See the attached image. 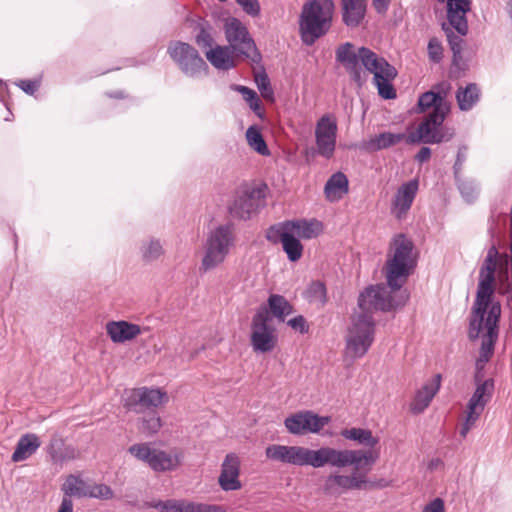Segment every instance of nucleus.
<instances>
[{
	"label": "nucleus",
	"mask_w": 512,
	"mask_h": 512,
	"mask_svg": "<svg viewBox=\"0 0 512 512\" xmlns=\"http://www.w3.org/2000/svg\"><path fill=\"white\" fill-rule=\"evenodd\" d=\"M367 0H341L342 19L349 27H357L366 14Z\"/></svg>",
	"instance_id": "23"
},
{
	"label": "nucleus",
	"mask_w": 512,
	"mask_h": 512,
	"mask_svg": "<svg viewBox=\"0 0 512 512\" xmlns=\"http://www.w3.org/2000/svg\"><path fill=\"white\" fill-rule=\"evenodd\" d=\"M288 325L300 333L307 332L306 320L302 315H298L288 321Z\"/></svg>",
	"instance_id": "51"
},
{
	"label": "nucleus",
	"mask_w": 512,
	"mask_h": 512,
	"mask_svg": "<svg viewBox=\"0 0 512 512\" xmlns=\"http://www.w3.org/2000/svg\"><path fill=\"white\" fill-rule=\"evenodd\" d=\"M265 454L270 460L299 467L352 466L351 474L332 472L325 477L322 489L326 495L340 496L349 490H368L385 486L381 481H370L367 478V474L379 458L377 451L336 449L329 446L310 449L305 446L272 444L266 447Z\"/></svg>",
	"instance_id": "1"
},
{
	"label": "nucleus",
	"mask_w": 512,
	"mask_h": 512,
	"mask_svg": "<svg viewBox=\"0 0 512 512\" xmlns=\"http://www.w3.org/2000/svg\"><path fill=\"white\" fill-rule=\"evenodd\" d=\"M271 317L265 305L260 306L254 314L251 322V346L255 352L267 353L272 351L277 344L276 329L270 324Z\"/></svg>",
	"instance_id": "12"
},
{
	"label": "nucleus",
	"mask_w": 512,
	"mask_h": 512,
	"mask_svg": "<svg viewBox=\"0 0 512 512\" xmlns=\"http://www.w3.org/2000/svg\"><path fill=\"white\" fill-rule=\"evenodd\" d=\"M428 55L431 61L439 63L442 59L443 48L441 42L437 38H431L428 43Z\"/></svg>",
	"instance_id": "46"
},
{
	"label": "nucleus",
	"mask_w": 512,
	"mask_h": 512,
	"mask_svg": "<svg viewBox=\"0 0 512 512\" xmlns=\"http://www.w3.org/2000/svg\"><path fill=\"white\" fill-rule=\"evenodd\" d=\"M142 260L151 263L158 260L164 254V248L159 239L149 238L142 242L140 246Z\"/></svg>",
	"instance_id": "33"
},
{
	"label": "nucleus",
	"mask_w": 512,
	"mask_h": 512,
	"mask_svg": "<svg viewBox=\"0 0 512 512\" xmlns=\"http://www.w3.org/2000/svg\"><path fill=\"white\" fill-rule=\"evenodd\" d=\"M167 53L179 70L190 78H199L206 75L208 65L200 56L198 50L189 43L172 41L169 43Z\"/></svg>",
	"instance_id": "10"
},
{
	"label": "nucleus",
	"mask_w": 512,
	"mask_h": 512,
	"mask_svg": "<svg viewBox=\"0 0 512 512\" xmlns=\"http://www.w3.org/2000/svg\"><path fill=\"white\" fill-rule=\"evenodd\" d=\"M466 159H467V147L461 146L458 149L456 160H455V163L453 166L455 178H459V176L461 175Z\"/></svg>",
	"instance_id": "49"
},
{
	"label": "nucleus",
	"mask_w": 512,
	"mask_h": 512,
	"mask_svg": "<svg viewBox=\"0 0 512 512\" xmlns=\"http://www.w3.org/2000/svg\"><path fill=\"white\" fill-rule=\"evenodd\" d=\"M431 157V149L429 147H422L415 156V160L419 163L428 161Z\"/></svg>",
	"instance_id": "55"
},
{
	"label": "nucleus",
	"mask_w": 512,
	"mask_h": 512,
	"mask_svg": "<svg viewBox=\"0 0 512 512\" xmlns=\"http://www.w3.org/2000/svg\"><path fill=\"white\" fill-rule=\"evenodd\" d=\"M337 123L330 115L322 116L316 123L315 140L320 156L330 159L336 148Z\"/></svg>",
	"instance_id": "15"
},
{
	"label": "nucleus",
	"mask_w": 512,
	"mask_h": 512,
	"mask_svg": "<svg viewBox=\"0 0 512 512\" xmlns=\"http://www.w3.org/2000/svg\"><path fill=\"white\" fill-rule=\"evenodd\" d=\"M372 1H373V6H374L375 10L378 13L383 14L388 10L390 0H372Z\"/></svg>",
	"instance_id": "56"
},
{
	"label": "nucleus",
	"mask_w": 512,
	"mask_h": 512,
	"mask_svg": "<svg viewBox=\"0 0 512 512\" xmlns=\"http://www.w3.org/2000/svg\"><path fill=\"white\" fill-rule=\"evenodd\" d=\"M58 512H73L72 499L63 497Z\"/></svg>",
	"instance_id": "57"
},
{
	"label": "nucleus",
	"mask_w": 512,
	"mask_h": 512,
	"mask_svg": "<svg viewBox=\"0 0 512 512\" xmlns=\"http://www.w3.org/2000/svg\"><path fill=\"white\" fill-rule=\"evenodd\" d=\"M324 192L328 200L337 201L348 192V179L342 172L334 173L326 182Z\"/></svg>",
	"instance_id": "25"
},
{
	"label": "nucleus",
	"mask_w": 512,
	"mask_h": 512,
	"mask_svg": "<svg viewBox=\"0 0 512 512\" xmlns=\"http://www.w3.org/2000/svg\"><path fill=\"white\" fill-rule=\"evenodd\" d=\"M229 48L237 55L258 62L261 59L255 42L247 27L237 18H229L224 25Z\"/></svg>",
	"instance_id": "11"
},
{
	"label": "nucleus",
	"mask_w": 512,
	"mask_h": 512,
	"mask_svg": "<svg viewBox=\"0 0 512 512\" xmlns=\"http://www.w3.org/2000/svg\"><path fill=\"white\" fill-rule=\"evenodd\" d=\"M207 60L217 69L229 70L234 67V60L230 55L228 46H219L208 49L205 52Z\"/></svg>",
	"instance_id": "26"
},
{
	"label": "nucleus",
	"mask_w": 512,
	"mask_h": 512,
	"mask_svg": "<svg viewBox=\"0 0 512 512\" xmlns=\"http://www.w3.org/2000/svg\"><path fill=\"white\" fill-rule=\"evenodd\" d=\"M458 189L461 195L465 198L466 201H473L478 194V187L473 180L463 179L461 175L459 178H455Z\"/></svg>",
	"instance_id": "40"
},
{
	"label": "nucleus",
	"mask_w": 512,
	"mask_h": 512,
	"mask_svg": "<svg viewBox=\"0 0 512 512\" xmlns=\"http://www.w3.org/2000/svg\"><path fill=\"white\" fill-rule=\"evenodd\" d=\"M437 97L438 96H436L434 92L431 91L422 93L418 99V107L420 112H426L431 109L429 113H435L439 105Z\"/></svg>",
	"instance_id": "42"
},
{
	"label": "nucleus",
	"mask_w": 512,
	"mask_h": 512,
	"mask_svg": "<svg viewBox=\"0 0 512 512\" xmlns=\"http://www.w3.org/2000/svg\"><path fill=\"white\" fill-rule=\"evenodd\" d=\"M442 29L446 33L450 49L453 52L454 59H456L461 54L462 44H463L462 37L464 35H461L459 32H457L459 35H455L453 32V29L454 30H456V29L454 27H452L449 22L443 23Z\"/></svg>",
	"instance_id": "36"
},
{
	"label": "nucleus",
	"mask_w": 512,
	"mask_h": 512,
	"mask_svg": "<svg viewBox=\"0 0 512 512\" xmlns=\"http://www.w3.org/2000/svg\"><path fill=\"white\" fill-rule=\"evenodd\" d=\"M282 247L290 261H298L302 257L303 245L292 232L289 235H284L282 239Z\"/></svg>",
	"instance_id": "34"
},
{
	"label": "nucleus",
	"mask_w": 512,
	"mask_h": 512,
	"mask_svg": "<svg viewBox=\"0 0 512 512\" xmlns=\"http://www.w3.org/2000/svg\"><path fill=\"white\" fill-rule=\"evenodd\" d=\"M488 334L480 336L482 338L479 356L475 362L474 382L476 389L468 401L467 410L481 415L485 406L490 402L494 393V380L492 378L484 379V368L486 363L494 353V347L497 339L492 327H489Z\"/></svg>",
	"instance_id": "6"
},
{
	"label": "nucleus",
	"mask_w": 512,
	"mask_h": 512,
	"mask_svg": "<svg viewBox=\"0 0 512 512\" xmlns=\"http://www.w3.org/2000/svg\"><path fill=\"white\" fill-rule=\"evenodd\" d=\"M41 446L39 437L34 433L22 435L11 456L13 462H21L32 456Z\"/></svg>",
	"instance_id": "24"
},
{
	"label": "nucleus",
	"mask_w": 512,
	"mask_h": 512,
	"mask_svg": "<svg viewBox=\"0 0 512 512\" xmlns=\"http://www.w3.org/2000/svg\"><path fill=\"white\" fill-rule=\"evenodd\" d=\"M330 421L328 416H319L310 410L290 415L284 421L286 429L293 435L318 433Z\"/></svg>",
	"instance_id": "13"
},
{
	"label": "nucleus",
	"mask_w": 512,
	"mask_h": 512,
	"mask_svg": "<svg viewBox=\"0 0 512 512\" xmlns=\"http://www.w3.org/2000/svg\"><path fill=\"white\" fill-rule=\"evenodd\" d=\"M240 474V459L235 453L226 455L222 466L221 473L218 479L220 487L224 491H235L242 487L239 480Z\"/></svg>",
	"instance_id": "18"
},
{
	"label": "nucleus",
	"mask_w": 512,
	"mask_h": 512,
	"mask_svg": "<svg viewBox=\"0 0 512 512\" xmlns=\"http://www.w3.org/2000/svg\"><path fill=\"white\" fill-rule=\"evenodd\" d=\"M263 198L260 189H243L236 193L233 203L229 206V213L233 218L248 220L261 205Z\"/></svg>",
	"instance_id": "17"
},
{
	"label": "nucleus",
	"mask_w": 512,
	"mask_h": 512,
	"mask_svg": "<svg viewBox=\"0 0 512 512\" xmlns=\"http://www.w3.org/2000/svg\"><path fill=\"white\" fill-rule=\"evenodd\" d=\"M291 232L303 239H312L322 232V223L318 220H295L288 221Z\"/></svg>",
	"instance_id": "27"
},
{
	"label": "nucleus",
	"mask_w": 512,
	"mask_h": 512,
	"mask_svg": "<svg viewBox=\"0 0 512 512\" xmlns=\"http://www.w3.org/2000/svg\"><path fill=\"white\" fill-rule=\"evenodd\" d=\"M408 136L404 133L383 132L370 138L367 142V148L372 151L387 149L403 140L407 141Z\"/></svg>",
	"instance_id": "29"
},
{
	"label": "nucleus",
	"mask_w": 512,
	"mask_h": 512,
	"mask_svg": "<svg viewBox=\"0 0 512 512\" xmlns=\"http://www.w3.org/2000/svg\"><path fill=\"white\" fill-rule=\"evenodd\" d=\"M257 86H258V89L261 92V95L264 99L273 101L274 92L271 87L270 80L266 74L257 78Z\"/></svg>",
	"instance_id": "47"
},
{
	"label": "nucleus",
	"mask_w": 512,
	"mask_h": 512,
	"mask_svg": "<svg viewBox=\"0 0 512 512\" xmlns=\"http://www.w3.org/2000/svg\"><path fill=\"white\" fill-rule=\"evenodd\" d=\"M511 17H512V13H511Z\"/></svg>",
	"instance_id": "60"
},
{
	"label": "nucleus",
	"mask_w": 512,
	"mask_h": 512,
	"mask_svg": "<svg viewBox=\"0 0 512 512\" xmlns=\"http://www.w3.org/2000/svg\"><path fill=\"white\" fill-rule=\"evenodd\" d=\"M340 435L347 439L357 442L358 444L370 448L369 451H375L373 448L379 443V439L374 437L372 432L363 428L343 429ZM378 453L379 451L376 450Z\"/></svg>",
	"instance_id": "28"
},
{
	"label": "nucleus",
	"mask_w": 512,
	"mask_h": 512,
	"mask_svg": "<svg viewBox=\"0 0 512 512\" xmlns=\"http://www.w3.org/2000/svg\"><path fill=\"white\" fill-rule=\"evenodd\" d=\"M234 89L243 96L245 101L249 104L250 109L255 113H258L261 108V103L257 93L254 90L242 85H236Z\"/></svg>",
	"instance_id": "41"
},
{
	"label": "nucleus",
	"mask_w": 512,
	"mask_h": 512,
	"mask_svg": "<svg viewBox=\"0 0 512 512\" xmlns=\"http://www.w3.org/2000/svg\"><path fill=\"white\" fill-rule=\"evenodd\" d=\"M64 442L61 437L57 434L53 435L50 443L47 447V452L51 457V460L56 463L57 459H61L60 454L63 448Z\"/></svg>",
	"instance_id": "45"
},
{
	"label": "nucleus",
	"mask_w": 512,
	"mask_h": 512,
	"mask_svg": "<svg viewBox=\"0 0 512 512\" xmlns=\"http://www.w3.org/2000/svg\"><path fill=\"white\" fill-rule=\"evenodd\" d=\"M17 85H18V86H19V87H20V88H21L25 93L30 94V95H32V94L36 91V89H37V87H38V85H37V83H36V82H34V81H30V80H21Z\"/></svg>",
	"instance_id": "54"
},
{
	"label": "nucleus",
	"mask_w": 512,
	"mask_h": 512,
	"mask_svg": "<svg viewBox=\"0 0 512 512\" xmlns=\"http://www.w3.org/2000/svg\"><path fill=\"white\" fill-rule=\"evenodd\" d=\"M451 90L452 86L448 81L440 82L432 87L430 91L439 96V98L437 97L438 108L435 113H428L417 130L409 134L408 143L439 144L450 141L454 137V129L443 126V122L450 112V102L447 98Z\"/></svg>",
	"instance_id": "5"
},
{
	"label": "nucleus",
	"mask_w": 512,
	"mask_h": 512,
	"mask_svg": "<svg viewBox=\"0 0 512 512\" xmlns=\"http://www.w3.org/2000/svg\"><path fill=\"white\" fill-rule=\"evenodd\" d=\"M470 10V0H447V20L461 35L468 33L466 14Z\"/></svg>",
	"instance_id": "19"
},
{
	"label": "nucleus",
	"mask_w": 512,
	"mask_h": 512,
	"mask_svg": "<svg viewBox=\"0 0 512 512\" xmlns=\"http://www.w3.org/2000/svg\"><path fill=\"white\" fill-rule=\"evenodd\" d=\"M307 298L311 302H319L321 305H324L327 302L326 296V287L320 281L312 282L306 291Z\"/></svg>",
	"instance_id": "39"
},
{
	"label": "nucleus",
	"mask_w": 512,
	"mask_h": 512,
	"mask_svg": "<svg viewBox=\"0 0 512 512\" xmlns=\"http://www.w3.org/2000/svg\"><path fill=\"white\" fill-rule=\"evenodd\" d=\"M198 33L195 36L196 44L202 48H213L214 38L211 33V27L206 23H199L197 25Z\"/></svg>",
	"instance_id": "37"
},
{
	"label": "nucleus",
	"mask_w": 512,
	"mask_h": 512,
	"mask_svg": "<svg viewBox=\"0 0 512 512\" xmlns=\"http://www.w3.org/2000/svg\"><path fill=\"white\" fill-rule=\"evenodd\" d=\"M489 233L491 235V238H494L495 236V231H494V222L492 223V225L489 227Z\"/></svg>",
	"instance_id": "58"
},
{
	"label": "nucleus",
	"mask_w": 512,
	"mask_h": 512,
	"mask_svg": "<svg viewBox=\"0 0 512 512\" xmlns=\"http://www.w3.org/2000/svg\"><path fill=\"white\" fill-rule=\"evenodd\" d=\"M408 296H392L384 284L370 286L360 293L358 311L351 316L346 335V356L352 360L363 357L374 342L375 321L373 311H391L405 305Z\"/></svg>",
	"instance_id": "2"
},
{
	"label": "nucleus",
	"mask_w": 512,
	"mask_h": 512,
	"mask_svg": "<svg viewBox=\"0 0 512 512\" xmlns=\"http://www.w3.org/2000/svg\"><path fill=\"white\" fill-rule=\"evenodd\" d=\"M441 375H435L430 381L425 383L417 392L410 405L412 412L422 413L430 404L434 396L440 389Z\"/></svg>",
	"instance_id": "22"
},
{
	"label": "nucleus",
	"mask_w": 512,
	"mask_h": 512,
	"mask_svg": "<svg viewBox=\"0 0 512 512\" xmlns=\"http://www.w3.org/2000/svg\"><path fill=\"white\" fill-rule=\"evenodd\" d=\"M423 512H444V502L440 498H436L425 506Z\"/></svg>",
	"instance_id": "53"
},
{
	"label": "nucleus",
	"mask_w": 512,
	"mask_h": 512,
	"mask_svg": "<svg viewBox=\"0 0 512 512\" xmlns=\"http://www.w3.org/2000/svg\"><path fill=\"white\" fill-rule=\"evenodd\" d=\"M246 140L249 146L257 153L261 155L269 154V149L266 145V142L264 141V138L257 127L250 126L246 130Z\"/></svg>",
	"instance_id": "35"
},
{
	"label": "nucleus",
	"mask_w": 512,
	"mask_h": 512,
	"mask_svg": "<svg viewBox=\"0 0 512 512\" xmlns=\"http://www.w3.org/2000/svg\"><path fill=\"white\" fill-rule=\"evenodd\" d=\"M113 496L114 492L111 487L106 484H95L93 486H89L86 497L109 500L112 499Z\"/></svg>",
	"instance_id": "44"
},
{
	"label": "nucleus",
	"mask_w": 512,
	"mask_h": 512,
	"mask_svg": "<svg viewBox=\"0 0 512 512\" xmlns=\"http://www.w3.org/2000/svg\"><path fill=\"white\" fill-rule=\"evenodd\" d=\"M236 240L234 225L226 223L211 230L204 245L200 270L207 272L221 265Z\"/></svg>",
	"instance_id": "8"
},
{
	"label": "nucleus",
	"mask_w": 512,
	"mask_h": 512,
	"mask_svg": "<svg viewBox=\"0 0 512 512\" xmlns=\"http://www.w3.org/2000/svg\"><path fill=\"white\" fill-rule=\"evenodd\" d=\"M243 11L251 17L260 15L261 7L258 0H235Z\"/></svg>",
	"instance_id": "48"
},
{
	"label": "nucleus",
	"mask_w": 512,
	"mask_h": 512,
	"mask_svg": "<svg viewBox=\"0 0 512 512\" xmlns=\"http://www.w3.org/2000/svg\"><path fill=\"white\" fill-rule=\"evenodd\" d=\"M419 188L417 179H412L403 183L397 190L394 200L393 209L397 218H402L411 208Z\"/></svg>",
	"instance_id": "20"
},
{
	"label": "nucleus",
	"mask_w": 512,
	"mask_h": 512,
	"mask_svg": "<svg viewBox=\"0 0 512 512\" xmlns=\"http://www.w3.org/2000/svg\"><path fill=\"white\" fill-rule=\"evenodd\" d=\"M162 426V422L157 413L152 412L143 417L140 430L147 436L156 434Z\"/></svg>",
	"instance_id": "38"
},
{
	"label": "nucleus",
	"mask_w": 512,
	"mask_h": 512,
	"mask_svg": "<svg viewBox=\"0 0 512 512\" xmlns=\"http://www.w3.org/2000/svg\"><path fill=\"white\" fill-rule=\"evenodd\" d=\"M106 332L114 343H124L135 339L141 334L139 325L128 321H110L106 324Z\"/></svg>",
	"instance_id": "21"
},
{
	"label": "nucleus",
	"mask_w": 512,
	"mask_h": 512,
	"mask_svg": "<svg viewBox=\"0 0 512 512\" xmlns=\"http://www.w3.org/2000/svg\"><path fill=\"white\" fill-rule=\"evenodd\" d=\"M61 459H57L56 463H64L69 460H73L77 457V451L72 446L63 445L61 454Z\"/></svg>",
	"instance_id": "52"
},
{
	"label": "nucleus",
	"mask_w": 512,
	"mask_h": 512,
	"mask_svg": "<svg viewBox=\"0 0 512 512\" xmlns=\"http://www.w3.org/2000/svg\"><path fill=\"white\" fill-rule=\"evenodd\" d=\"M89 485L85 483L79 476L70 474L66 477L61 490L64 493V497L71 499L72 496L82 498L87 496V490Z\"/></svg>",
	"instance_id": "31"
},
{
	"label": "nucleus",
	"mask_w": 512,
	"mask_h": 512,
	"mask_svg": "<svg viewBox=\"0 0 512 512\" xmlns=\"http://www.w3.org/2000/svg\"><path fill=\"white\" fill-rule=\"evenodd\" d=\"M479 417H480V415H477V413H472L468 410L466 411L465 421L460 428V435L462 437H466V435L471 430V428L474 426V424L479 419Z\"/></svg>",
	"instance_id": "50"
},
{
	"label": "nucleus",
	"mask_w": 512,
	"mask_h": 512,
	"mask_svg": "<svg viewBox=\"0 0 512 512\" xmlns=\"http://www.w3.org/2000/svg\"><path fill=\"white\" fill-rule=\"evenodd\" d=\"M167 399L166 393L160 389L141 387L133 389L125 399L124 408L136 414L160 406Z\"/></svg>",
	"instance_id": "14"
},
{
	"label": "nucleus",
	"mask_w": 512,
	"mask_h": 512,
	"mask_svg": "<svg viewBox=\"0 0 512 512\" xmlns=\"http://www.w3.org/2000/svg\"><path fill=\"white\" fill-rule=\"evenodd\" d=\"M333 13V0H312L305 3L299 18L302 42L311 46L325 35L331 27Z\"/></svg>",
	"instance_id": "7"
},
{
	"label": "nucleus",
	"mask_w": 512,
	"mask_h": 512,
	"mask_svg": "<svg viewBox=\"0 0 512 512\" xmlns=\"http://www.w3.org/2000/svg\"><path fill=\"white\" fill-rule=\"evenodd\" d=\"M291 232L290 226H288V221L284 223H280L278 225L271 226L267 233L266 238L268 241L272 243H282V239H284V235H289Z\"/></svg>",
	"instance_id": "43"
},
{
	"label": "nucleus",
	"mask_w": 512,
	"mask_h": 512,
	"mask_svg": "<svg viewBox=\"0 0 512 512\" xmlns=\"http://www.w3.org/2000/svg\"><path fill=\"white\" fill-rule=\"evenodd\" d=\"M336 60L344 66L352 80L358 84L363 82L359 66L361 63L369 73L373 74V83L382 98L394 99L396 97V91L391 81L396 78L397 70L385 58L379 57L369 48L360 47L355 51L354 45L346 42L336 49Z\"/></svg>",
	"instance_id": "3"
},
{
	"label": "nucleus",
	"mask_w": 512,
	"mask_h": 512,
	"mask_svg": "<svg viewBox=\"0 0 512 512\" xmlns=\"http://www.w3.org/2000/svg\"><path fill=\"white\" fill-rule=\"evenodd\" d=\"M268 315H271L278 319L280 322H284L286 317L293 312L292 305L288 300L279 294H272L268 298Z\"/></svg>",
	"instance_id": "30"
},
{
	"label": "nucleus",
	"mask_w": 512,
	"mask_h": 512,
	"mask_svg": "<svg viewBox=\"0 0 512 512\" xmlns=\"http://www.w3.org/2000/svg\"><path fill=\"white\" fill-rule=\"evenodd\" d=\"M128 452L137 460L146 463L155 472H166L177 469L183 459V453L177 449L160 450L152 448L148 443L133 444Z\"/></svg>",
	"instance_id": "9"
},
{
	"label": "nucleus",
	"mask_w": 512,
	"mask_h": 512,
	"mask_svg": "<svg viewBox=\"0 0 512 512\" xmlns=\"http://www.w3.org/2000/svg\"><path fill=\"white\" fill-rule=\"evenodd\" d=\"M0 86L6 88V84L3 82V80L0 79Z\"/></svg>",
	"instance_id": "59"
},
{
	"label": "nucleus",
	"mask_w": 512,
	"mask_h": 512,
	"mask_svg": "<svg viewBox=\"0 0 512 512\" xmlns=\"http://www.w3.org/2000/svg\"><path fill=\"white\" fill-rule=\"evenodd\" d=\"M480 91L476 84H468L464 89L459 88L456 99L462 111L470 110L479 100Z\"/></svg>",
	"instance_id": "32"
},
{
	"label": "nucleus",
	"mask_w": 512,
	"mask_h": 512,
	"mask_svg": "<svg viewBox=\"0 0 512 512\" xmlns=\"http://www.w3.org/2000/svg\"><path fill=\"white\" fill-rule=\"evenodd\" d=\"M144 507L154 508L159 512H226L221 505L198 503L185 499L154 500L146 502Z\"/></svg>",
	"instance_id": "16"
},
{
	"label": "nucleus",
	"mask_w": 512,
	"mask_h": 512,
	"mask_svg": "<svg viewBox=\"0 0 512 512\" xmlns=\"http://www.w3.org/2000/svg\"><path fill=\"white\" fill-rule=\"evenodd\" d=\"M417 266V252L413 241L405 234L399 233L393 236L390 241L387 258L383 272L386 278L387 286L384 285L388 293L397 296L399 293H405L401 290L407 282L409 276Z\"/></svg>",
	"instance_id": "4"
}]
</instances>
